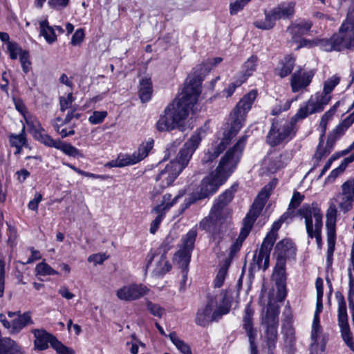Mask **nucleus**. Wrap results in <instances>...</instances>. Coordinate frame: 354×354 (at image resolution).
Segmentation results:
<instances>
[{
    "label": "nucleus",
    "mask_w": 354,
    "mask_h": 354,
    "mask_svg": "<svg viewBox=\"0 0 354 354\" xmlns=\"http://www.w3.org/2000/svg\"><path fill=\"white\" fill-rule=\"evenodd\" d=\"M201 84L202 80L198 76L186 79L180 97L169 104L156 122V128L159 132H170L176 129L182 132L186 130L185 120L198 100Z\"/></svg>",
    "instance_id": "1"
},
{
    "label": "nucleus",
    "mask_w": 354,
    "mask_h": 354,
    "mask_svg": "<svg viewBox=\"0 0 354 354\" xmlns=\"http://www.w3.org/2000/svg\"><path fill=\"white\" fill-rule=\"evenodd\" d=\"M239 295V289H218L209 292L206 305L197 310L195 323L205 327L211 322H218L230 312L232 301Z\"/></svg>",
    "instance_id": "2"
},
{
    "label": "nucleus",
    "mask_w": 354,
    "mask_h": 354,
    "mask_svg": "<svg viewBox=\"0 0 354 354\" xmlns=\"http://www.w3.org/2000/svg\"><path fill=\"white\" fill-rule=\"evenodd\" d=\"M286 289H261L260 303L267 306L266 315L263 323L266 324V330L263 340L268 348L269 353L273 354L272 351L277 341V326L279 308L276 303L282 301L286 297Z\"/></svg>",
    "instance_id": "3"
},
{
    "label": "nucleus",
    "mask_w": 354,
    "mask_h": 354,
    "mask_svg": "<svg viewBox=\"0 0 354 354\" xmlns=\"http://www.w3.org/2000/svg\"><path fill=\"white\" fill-rule=\"evenodd\" d=\"M12 101L15 109L26 119V117L28 112L24 100L20 97H13ZM26 121L28 127L29 132L36 141L45 147L60 150L64 154L70 157L83 158L84 155L82 151L71 143L62 142L59 138L54 139L46 132L39 120H37L36 123L33 121H28V120H26Z\"/></svg>",
    "instance_id": "4"
},
{
    "label": "nucleus",
    "mask_w": 354,
    "mask_h": 354,
    "mask_svg": "<svg viewBox=\"0 0 354 354\" xmlns=\"http://www.w3.org/2000/svg\"><path fill=\"white\" fill-rule=\"evenodd\" d=\"M258 95L257 89H252L245 94L236 103L230 113V128L224 135V139L212 147L213 156L218 158L226 149L228 142L239 132L243 127L248 112Z\"/></svg>",
    "instance_id": "5"
},
{
    "label": "nucleus",
    "mask_w": 354,
    "mask_h": 354,
    "mask_svg": "<svg viewBox=\"0 0 354 354\" xmlns=\"http://www.w3.org/2000/svg\"><path fill=\"white\" fill-rule=\"evenodd\" d=\"M297 214L304 218L306 233L310 239H315L317 248L321 249L323 245L322 230L323 226V213L316 201L311 204L304 203L297 210Z\"/></svg>",
    "instance_id": "6"
},
{
    "label": "nucleus",
    "mask_w": 354,
    "mask_h": 354,
    "mask_svg": "<svg viewBox=\"0 0 354 354\" xmlns=\"http://www.w3.org/2000/svg\"><path fill=\"white\" fill-rule=\"evenodd\" d=\"M234 170V165L231 167L224 168L218 164L214 171L210 172L201 180L199 190L194 193L196 199L201 201L216 194L219 187L225 184Z\"/></svg>",
    "instance_id": "7"
},
{
    "label": "nucleus",
    "mask_w": 354,
    "mask_h": 354,
    "mask_svg": "<svg viewBox=\"0 0 354 354\" xmlns=\"http://www.w3.org/2000/svg\"><path fill=\"white\" fill-rule=\"evenodd\" d=\"M297 127L292 122L285 119L272 118L271 127L266 137V143L271 147H275L283 142H289L297 133Z\"/></svg>",
    "instance_id": "8"
},
{
    "label": "nucleus",
    "mask_w": 354,
    "mask_h": 354,
    "mask_svg": "<svg viewBox=\"0 0 354 354\" xmlns=\"http://www.w3.org/2000/svg\"><path fill=\"white\" fill-rule=\"evenodd\" d=\"M295 3L291 1L279 3L269 11L265 10V19L255 21L254 26L263 30H271L274 27L277 21L292 19L295 12Z\"/></svg>",
    "instance_id": "9"
},
{
    "label": "nucleus",
    "mask_w": 354,
    "mask_h": 354,
    "mask_svg": "<svg viewBox=\"0 0 354 354\" xmlns=\"http://www.w3.org/2000/svg\"><path fill=\"white\" fill-rule=\"evenodd\" d=\"M202 133H205L203 128L196 129L180 149L175 160L170 161L169 163L180 173L187 166L192 155L201 145Z\"/></svg>",
    "instance_id": "10"
},
{
    "label": "nucleus",
    "mask_w": 354,
    "mask_h": 354,
    "mask_svg": "<svg viewBox=\"0 0 354 354\" xmlns=\"http://www.w3.org/2000/svg\"><path fill=\"white\" fill-rule=\"evenodd\" d=\"M337 299V322L340 328L341 336L345 344L354 351V339L350 330L348 321V314L346 301L343 295L339 292H336Z\"/></svg>",
    "instance_id": "11"
},
{
    "label": "nucleus",
    "mask_w": 354,
    "mask_h": 354,
    "mask_svg": "<svg viewBox=\"0 0 354 354\" xmlns=\"http://www.w3.org/2000/svg\"><path fill=\"white\" fill-rule=\"evenodd\" d=\"M297 251L295 243L290 238L286 237L276 243L273 255L277 263L286 265L287 261L296 259Z\"/></svg>",
    "instance_id": "12"
},
{
    "label": "nucleus",
    "mask_w": 354,
    "mask_h": 354,
    "mask_svg": "<svg viewBox=\"0 0 354 354\" xmlns=\"http://www.w3.org/2000/svg\"><path fill=\"white\" fill-rule=\"evenodd\" d=\"M197 234L196 226L190 229L182 236V245L176 253V255L178 257L180 261L186 267L190 263L192 253L195 247Z\"/></svg>",
    "instance_id": "13"
},
{
    "label": "nucleus",
    "mask_w": 354,
    "mask_h": 354,
    "mask_svg": "<svg viewBox=\"0 0 354 354\" xmlns=\"http://www.w3.org/2000/svg\"><path fill=\"white\" fill-rule=\"evenodd\" d=\"M333 35L335 51L354 50V31L349 29L346 24H342L338 32Z\"/></svg>",
    "instance_id": "14"
},
{
    "label": "nucleus",
    "mask_w": 354,
    "mask_h": 354,
    "mask_svg": "<svg viewBox=\"0 0 354 354\" xmlns=\"http://www.w3.org/2000/svg\"><path fill=\"white\" fill-rule=\"evenodd\" d=\"M247 139L248 136L244 135L241 136L232 147L226 151L218 164L224 168H229L234 165L236 169L240 160V156L245 148Z\"/></svg>",
    "instance_id": "15"
},
{
    "label": "nucleus",
    "mask_w": 354,
    "mask_h": 354,
    "mask_svg": "<svg viewBox=\"0 0 354 354\" xmlns=\"http://www.w3.org/2000/svg\"><path fill=\"white\" fill-rule=\"evenodd\" d=\"M247 139L248 136L244 135L241 136L232 147L226 151L218 164L224 168H229L234 165L236 169L240 160V156L245 148Z\"/></svg>",
    "instance_id": "16"
},
{
    "label": "nucleus",
    "mask_w": 354,
    "mask_h": 354,
    "mask_svg": "<svg viewBox=\"0 0 354 354\" xmlns=\"http://www.w3.org/2000/svg\"><path fill=\"white\" fill-rule=\"evenodd\" d=\"M326 234H327V254L326 259V268H328L332 266L333 262V254L335 250L336 243V215L328 214L326 216Z\"/></svg>",
    "instance_id": "17"
},
{
    "label": "nucleus",
    "mask_w": 354,
    "mask_h": 354,
    "mask_svg": "<svg viewBox=\"0 0 354 354\" xmlns=\"http://www.w3.org/2000/svg\"><path fill=\"white\" fill-rule=\"evenodd\" d=\"M199 228L205 231L209 239L216 244H219L223 239V232L221 225L218 223L216 217L208 216L203 218L199 223Z\"/></svg>",
    "instance_id": "18"
},
{
    "label": "nucleus",
    "mask_w": 354,
    "mask_h": 354,
    "mask_svg": "<svg viewBox=\"0 0 354 354\" xmlns=\"http://www.w3.org/2000/svg\"><path fill=\"white\" fill-rule=\"evenodd\" d=\"M254 310L248 304L245 308V314L243 317V328L248 337L250 348V354L258 353L257 345L256 344L257 330L253 327Z\"/></svg>",
    "instance_id": "19"
},
{
    "label": "nucleus",
    "mask_w": 354,
    "mask_h": 354,
    "mask_svg": "<svg viewBox=\"0 0 354 354\" xmlns=\"http://www.w3.org/2000/svg\"><path fill=\"white\" fill-rule=\"evenodd\" d=\"M342 196L339 207L344 212L353 209L354 203V177L348 178L341 185Z\"/></svg>",
    "instance_id": "20"
},
{
    "label": "nucleus",
    "mask_w": 354,
    "mask_h": 354,
    "mask_svg": "<svg viewBox=\"0 0 354 354\" xmlns=\"http://www.w3.org/2000/svg\"><path fill=\"white\" fill-rule=\"evenodd\" d=\"M180 174L179 171L169 163L156 176L155 180L156 182H160L159 186L161 189H163L171 185Z\"/></svg>",
    "instance_id": "21"
},
{
    "label": "nucleus",
    "mask_w": 354,
    "mask_h": 354,
    "mask_svg": "<svg viewBox=\"0 0 354 354\" xmlns=\"http://www.w3.org/2000/svg\"><path fill=\"white\" fill-rule=\"evenodd\" d=\"M315 73L309 71L300 74V71L294 73L290 79V86L293 93H297L305 88L311 83Z\"/></svg>",
    "instance_id": "22"
},
{
    "label": "nucleus",
    "mask_w": 354,
    "mask_h": 354,
    "mask_svg": "<svg viewBox=\"0 0 354 354\" xmlns=\"http://www.w3.org/2000/svg\"><path fill=\"white\" fill-rule=\"evenodd\" d=\"M296 65V57L292 54H287L278 62L274 68V74L283 79L291 75Z\"/></svg>",
    "instance_id": "23"
},
{
    "label": "nucleus",
    "mask_w": 354,
    "mask_h": 354,
    "mask_svg": "<svg viewBox=\"0 0 354 354\" xmlns=\"http://www.w3.org/2000/svg\"><path fill=\"white\" fill-rule=\"evenodd\" d=\"M32 333L35 338L34 341L35 346L40 351L47 349L48 343L53 347L54 343L58 341L55 337L44 329H33Z\"/></svg>",
    "instance_id": "24"
},
{
    "label": "nucleus",
    "mask_w": 354,
    "mask_h": 354,
    "mask_svg": "<svg viewBox=\"0 0 354 354\" xmlns=\"http://www.w3.org/2000/svg\"><path fill=\"white\" fill-rule=\"evenodd\" d=\"M261 212L262 206L257 207L255 205H252L251 208L243 219L242 227L239 233L248 236L254 223L261 214Z\"/></svg>",
    "instance_id": "25"
},
{
    "label": "nucleus",
    "mask_w": 354,
    "mask_h": 354,
    "mask_svg": "<svg viewBox=\"0 0 354 354\" xmlns=\"http://www.w3.org/2000/svg\"><path fill=\"white\" fill-rule=\"evenodd\" d=\"M0 40L6 44V52L8 54L10 59L12 60L17 59L18 57L19 58L20 55H21V52L25 50L23 49L17 42L10 41V36L7 32H0Z\"/></svg>",
    "instance_id": "26"
},
{
    "label": "nucleus",
    "mask_w": 354,
    "mask_h": 354,
    "mask_svg": "<svg viewBox=\"0 0 354 354\" xmlns=\"http://www.w3.org/2000/svg\"><path fill=\"white\" fill-rule=\"evenodd\" d=\"M153 83L150 77H145L140 80L138 86V96L142 103L151 100L153 94Z\"/></svg>",
    "instance_id": "27"
},
{
    "label": "nucleus",
    "mask_w": 354,
    "mask_h": 354,
    "mask_svg": "<svg viewBox=\"0 0 354 354\" xmlns=\"http://www.w3.org/2000/svg\"><path fill=\"white\" fill-rule=\"evenodd\" d=\"M0 354H25L24 350L10 337L0 339Z\"/></svg>",
    "instance_id": "28"
},
{
    "label": "nucleus",
    "mask_w": 354,
    "mask_h": 354,
    "mask_svg": "<svg viewBox=\"0 0 354 354\" xmlns=\"http://www.w3.org/2000/svg\"><path fill=\"white\" fill-rule=\"evenodd\" d=\"M236 185H233L221 194L216 199L214 207L217 210L223 209L234 198V194L236 191Z\"/></svg>",
    "instance_id": "29"
},
{
    "label": "nucleus",
    "mask_w": 354,
    "mask_h": 354,
    "mask_svg": "<svg viewBox=\"0 0 354 354\" xmlns=\"http://www.w3.org/2000/svg\"><path fill=\"white\" fill-rule=\"evenodd\" d=\"M39 34L44 37L46 41L49 44H52L57 40L55 28L49 25L47 19L39 22Z\"/></svg>",
    "instance_id": "30"
},
{
    "label": "nucleus",
    "mask_w": 354,
    "mask_h": 354,
    "mask_svg": "<svg viewBox=\"0 0 354 354\" xmlns=\"http://www.w3.org/2000/svg\"><path fill=\"white\" fill-rule=\"evenodd\" d=\"M153 147L154 140L152 138H149L147 140H145L139 145L138 149L133 153L138 163L149 156Z\"/></svg>",
    "instance_id": "31"
},
{
    "label": "nucleus",
    "mask_w": 354,
    "mask_h": 354,
    "mask_svg": "<svg viewBox=\"0 0 354 354\" xmlns=\"http://www.w3.org/2000/svg\"><path fill=\"white\" fill-rule=\"evenodd\" d=\"M272 278L277 288H286V265L276 263Z\"/></svg>",
    "instance_id": "32"
},
{
    "label": "nucleus",
    "mask_w": 354,
    "mask_h": 354,
    "mask_svg": "<svg viewBox=\"0 0 354 354\" xmlns=\"http://www.w3.org/2000/svg\"><path fill=\"white\" fill-rule=\"evenodd\" d=\"M331 98L329 94H326L324 91L322 93H317L315 94V102L309 100L310 105L313 106V112L320 113L323 111L325 106L329 104Z\"/></svg>",
    "instance_id": "33"
},
{
    "label": "nucleus",
    "mask_w": 354,
    "mask_h": 354,
    "mask_svg": "<svg viewBox=\"0 0 354 354\" xmlns=\"http://www.w3.org/2000/svg\"><path fill=\"white\" fill-rule=\"evenodd\" d=\"M116 295L121 300L132 301L143 297L146 295V290L145 289H118Z\"/></svg>",
    "instance_id": "34"
},
{
    "label": "nucleus",
    "mask_w": 354,
    "mask_h": 354,
    "mask_svg": "<svg viewBox=\"0 0 354 354\" xmlns=\"http://www.w3.org/2000/svg\"><path fill=\"white\" fill-rule=\"evenodd\" d=\"M313 26L310 20H303L292 26V39L296 40L297 37H300L301 35H306Z\"/></svg>",
    "instance_id": "35"
},
{
    "label": "nucleus",
    "mask_w": 354,
    "mask_h": 354,
    "mask_svg": "<svg viewBox=\"0 0 354 354\" xmlns=\"http://www.w3.org/2000/svg\"><path fill=\"white\" fill-rule=\"evenodd\" d=\"M30 324H32V319L29 313L18 315L12 322V333H18Z\"/></svg>",
    "instance_id": "36"
},
{
    "label": "nucleus",
    "mask_w": 354,
    "mask_h": 354,
    "mask_svg": "<svg viewBox=\"0 0 354 354\" xmlns=\"http://www.w3.org/2000/svg\"><path fill=\"white\" fill-rule=\"evenodd\" d=\"M274 187V185L272 184V183H270L269 184L265 185L259 192L257 199L254 201L252 205H255L257 207H261L262 205L263 209L267 200L269 198L271 194V192Z\"/></svg>",
    "instance_id": "37"
},
{
    "label": "nucleus",
    "mask_w": 354,
    "mask_h": 354,
    "mask_svg": "<svg viewBox=\"0 0 354 354\" xmlns=\"http://www.w3.org/2000/svg\"><path fill=\"white\" fill-rule=\"evenodd\" d=\"M313 112V106H310L309 100L304 106H301L297 113L290 118V121L296 127L297 122L300 120L306 118L309 115L315 113Z\"/></svg>",
    "instance_id": "38"
},
{
    "label": "nucleus",
    "mask_w": 354,
    "mask_h": 354,
    "mask_svg": "<svg viewBox=\"0 0 354 354\" xmlns=\"http://www.w3.org/2000/svg\"><path fill=\"white\" fill-rule=\"evenodd\" d=\"M248 236L239 233L238 238L233 242L230 248L228 257L224 260L230 264L236 254L241 250L243 243Z\"/></svg>",
    "instance_id": "39"
},
{
    "label": "nucleus",
    "mask_w": 354,
    "mask_h": 354,
    "mask_svg": "<svg viewBox=\"0 0 354 354\" xmlns=\"http://www.w3.org/2000/svg\"><path fill=\"white\" fill-rule=\"evenodd\" d=\"M63 164L64 165L67 166L68 167H69L70 169H71L72 170H73L77 174H80L84 176H86V177H88V178H93V179H99L100 180H106L113 178V176H110V175L95 174H93V173H91L88 171H83L69 162H64Z\"/></svg>",
    "instance_id": "40"
},
{
    "label": "nucleus",
    "mask_w": 354,
    "mask_h": 354,
    "mask_svg": "<svg viewBox=\"0 0 354 354\" xmlns=\"http://www.w3.org/2000/svg\"><path fill=\"white\" fill-rule=\"evenodd\" d=\"M171 342L182 354H192L189 346L183 340L180 339L176 333L173 332L169 335Z\"/></svg>",
    "instance_id": "41"
},
{
    "label": "nucleus",
    "mask_w": 354,
    "mask_h": 354,
    "mask_svg": "<svg viewBox=\"0 0 354 354\" xmlns=\"http://www.w3.org/2000/svg\"><path fill=\"white\" fill-rule=\"evenodd\" d=\"M230 266V263L225 261L221 265L214 280V288H221L223 286Z\"/></svg>",
    "instance_id": "42"
},
{
    "label": "nucleus",
    "mask_w": 354,
    "mask_h": 354,
    "mask_svg": "<svg viewBox=\"0 0 354 354\" xmlns=\"http://www.w3.org/2000/svg\"><path fill=\"white\" fill-rule=\"evenodd\" d=\"M182 194H178L174 198H173V200L170 203H162L160 205H156L153 209L152 212H155L158 215H162V219L165 217L166 212L169 211V209L173 207L175 204H176L179 200L180 198L182 197Z\"/></svg>",
    "instance_id": "43"
},
{
    "label": "nucleus",
    "mask_w": 354,
    "mask_h": 354,
    "mask_svg": "<svg viewBox=\"0 0 354 354\" xmlns=\"http://www.w3.org/2000/svg\"><path fill=\"white\" fill-rule=\"evenodd\" d=\"M258 57L256 55H251L242 65V71L250 77L253 75V73L257 71Z\"/></svg>",
    "instance_id": "44"
},
{
    "label": "nucleus",
    "mask_w": 354,
    "mask_h": 354,
    "mask_svg": "<svg viewBox=\"0 0 354 354\" xmlns=\"http://www.w3.org/2000/svg\"><path fill=\"white\" fill-rule=\"evenodd\" d=\"M8 141L10 145H12L13 142L18 145H28V140L26 137L25 126H23L22 129L19 134H10L8 136Z\"/></svg>",
    "instance_id": "45"
},
{
    "label": "nucleus",
    "mask_w": 354,
    "mask_h": 354,
    "mask_svg": "<svg viewBox=\"0 0 354 354\" xmlns=\"http://www.w3.org/2000/svg\"><path fill=\"white\" fill-rule=\"evenodd\" d=\"M35 272L37 274L42 276L58 274V272L46 263L45 260L36 266Z\"/></svg>",
    "instance_id": "46"
},
{
    "label": "nucleus",
    "mask_w": 354,
    "mask_h": 354,
    "mask_svg": "<svg viewBox=\"0 0 354 354\" xmlns=\"http://www.w3.org/2000/svg\"><path fill=\"white\" fill-rule=\"evenodd\" d=\"M19 62L21 66L23 72L28 74L32 70V62L30 61V52L28 50H24L20 55Z\"/></svg>",
    "instance_id": "47"
},
{
    "label": "nucleus",
    "mask_w": 354,
    "mask_h": 354,
    "mask_svg": "<svg viewBox=\"0 0 354 354\" xmlns=\"http://www.w3.org/2000/svg\"><path fill=\"white\" fill-rule=\"evenodd\" d=\"M120 167H124L129 165H133L138 163L133 153H120L117 156Z\"/></svg>",
    "instance_id": "48"
},
{
    "label": "nucleus",
    "mask_w": 354,
    "mask_h": 354,
    "mask_svg": "<svg viewBox=\"0 0 354 354\" xmlns=\"http://www.w3.org/2000/svg\"><path fill=\"white\" fill-rule=\"evenodd\" d=\"M340 77L337 75H333L324 83L323 91L326 94H330L334 88L339 84Z\"/></svg>",
    "instance_id": "49"
},
{
    "label": "nucleus",
    "mask_w": 354,
    "mask_h": 354,
    "mask_svg": "<svg viewBox=\"0 0 354 354\" xmlns=\"http://www.w3.org/2000/svg\"><path fill=\"white\" fill-rule=\"evenodd\" d=\"M6 225L8 226V229H7L8 245H9L10 247L16 246L17 239L18 238L17 229L15 225H12L8 223H6Z\"/></svg>",
    "instance_id": "50"
},
{
    "label": "nucleus",
    "mask_w": 354,
    "mask_h": 354,
    "mask_svg": "<svg viewBox=\"0 0 354 354\" xmlns=\"http://www.w3.org/2000/svg\"><path fill=\"white\" fill-rule=\"evenodd\" d=\"M326 340H311L310 346V354H322L326 348Z\"/></svg>",
    "instance_id": "51"
},
{
    "label": "nucleus",
    "mask_w": 354,
    "mask_h": 354,
    "mask_svg": "<svg viewBox=\"0 0 354 354\" xmlns=\"http://www.w3.org/2000/svg\"><path fill=\"white\" fill-rule=\"evenodd\" d=\"M107 115L106 111H94L93 114L88 118V121L92 124H100L104 121Z\"/></svg>",
    "instance_id": "52"
},
{
    "label": "nucleus",
    "mask_w": 354,
    "mask_h": 354,
    "mask_svg": "<svg viewBox=\"0 0 354 354\" xmlns=\"http://www.w3.org/2000/svg\"><path fill=\"white\" fill-rule=\"evenodd\" d=\"M291 216V214L288 212H284L280 216L278 220L275 221L272 226L270 232H272L274 234H278L277 232L281 227L282 224L287 221Z\"/></svg>",
    "instance_id": "53"
},
{
    "label": "nucleus",
    "mask_w": 354,
    "mask_h": 354,
    "mask_svg": "<svg viewBox=\"0 0 354 354\" xmlns=\"http://www.w3.org/2000/svg\"><path fill=\"white\" fill-rule=\"evenodd\" d=\"M251 0H236L234 2L230 3V14L231 15H235L239 12L243 10L244 7Z\"/></svg>",
    "instance_id": "54"
},
{
    "label": "nucleus",
    "mask_w": 354,
    "mask_h": 354,
    "mask_svg": "<svg viewBox=\"0 0 354 354\" xmlns=\"http://www.w3.org/2000/svg\"><path fill=\"white\" fill-rule=\"evenodd\" d=\"M171 264L167 260V258L164 261H162L160 258L157 263L156 272L158 275H164L169 272L171 270Z\"/></svg>",
    "instance_id": "55"
},
{
    "label": "nucleus",
    "mask_w": 354,
    "mask_h": 354,
    "mask_svg": "<svg viewBox=\"0 0 354 354\" xmlns=\"http://www.w3.org/2000/svg\"><path fill=\"white\" fill-rule=\"evenodd\" d=\"M323 142L324 140H319L316 152L314 155V158L318 160V161H321L323 158L327 156L331 152V150L328 149L327 147H323Z\"/></svg>",
    "instance_id": "56"
},
{
    "label": "nucleus",
    "mask_w": 354,
    "mask_h": 354,
    "mask_svg": "<svg viewBox=\"0 0 354 354\" xmlns=\"http://www.w3.org/2000/svg\"><path fill=\"white\" fill-rule=\"evenodd\" d=\"M304 199V195L297 191H295L288 205V210L296 209Z\"/></svg>",
    "instance_id": "57"
},
{
    "label": "nucleus",
    "mask_w": 354,
    "mask_h": 354,
    "mask_svg": "<svg viewBox=\"0 0 354 354\" xmlns=\"http://www.w3.org/2000/svg\"><path fill=\"white\" fill-rule=\"evenodd\" d=\"M147 307L151 315L159 318H161L165 313V310L163 308L151 301L147 302Z\"/></svg>",
    "instance_id": "58"
},
{
    "label": "nucleus",
    "mask_w": 354,
    "mask_h": 354,
    "mask_svg": "<svg viewBox=\"0 0 354 354\" xmlns=\"http://www.w3.org/2000/svg\"><path fill=\"white\" fill-rule=\"evenodd\" d=\"M342 24H346L349 29L354 31V2L349 6L346 19Z\"/></svg>",
    "instance_id": "59"
},
{
    "label": "nucleus",
    "mask_w": 354,
    "mask_h": 354,
    "mask_svg": "<svg viewBox=\"0 0 354 354\" xmlns=\"http://www.w3.org/2000/svg\"><path fill=\"white\" fill-rule=\"evenodd\" d=\"M85 37V32L84 28H78L75 30L72 36L71 44L73 46H79L84 41Z\"/></svg>",
    "instance_id": "60"
},
{
    "label": "nucleus",
    "mask_w": 354,
    "mask_h": 354,
    "mask_svg": "<svg viewBox=\"0 0 354 354\" xmlns=\"http://www.w3.org/2000/svg\"><path fill=\"white\" fill-rule=\"evenodd\" d=\"M272 248H273L272 247L270 248L268 245H266L263 243L261 245L259 252H260L266 255V259H265V261L263 262V268L264 270L268 269L269 267L270 256V252H271V250H272Z\"/></svg>",
    "instance_id": "61"
},
{
    "label": "nucleus",
    "mask_w": 354,
    "mask_h": 354,
    "mask_svg": "<svg viewBox=\"0 0 354 354\" xmlns=\"http://www.w3.org/2000/svg\"><path fill=\"white\" fill-rule=\"evenodd\" d=\"M283 333L285 337L286 342L288 343L290 346H291L295 341L294 328L291 326L288 325L283 328Z\"/></svg>",
    "instance_id": "62"
},
{
    "label": "nucleus",
    "mask_w": 354,
    "mask_h": 354,
    "mask_svg": "<svg viewBox=\"0 0 354 354\" xmlns=\"http://www.w3.org/2000/svg\"><path fill=\"white\" fill-rule=\"evenodd\" d=\"M70 2V0H48V6L54 10H60L66 8Z\"/></svg>",
    "instance_id": "63"
},
{
    "label": "nucleus",
    "mask_w": 354,
    "mask_h": 354,
    "mask_svg": "<svg viewBox=\"0 0 354 354\" xmlns=\"http://www.w3.org/2000/svg\"><path fill=\"white\" fill-rule=\"evenodd\" d=\"M58 354H74L72 349L65 346L59 341L54 343L53 347Z\"/></svg>",
    "instance_id": "64"
}]
</instances>
